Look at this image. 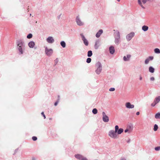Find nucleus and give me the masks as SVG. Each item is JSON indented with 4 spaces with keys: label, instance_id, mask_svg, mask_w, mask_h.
I'll list each match as a JSON object with an SVG mask.
<instances>
[{
    "label": "nucleus",
    "instance_id": "nucleus-10",
    "mask_svg": "<svg viewBox=\"0 0 160 160\" xmlns=\"http://www.w3.org/2000/svg\"><path fill=\"white\" fill-rule=\"evenodd\" d=\"M126 107L128 108H134V106L133 104H131L129 102H126L125 104Z\"/></svg>",
    "mask_w": 160,
    "mask_h": 160
},
{
    "label": "nucleus",
    "instance_id": "nucleus-3",
    "mask_svg": "<svg viewBox=\"0 0 160 160\" xmlns=\"http://www.w3.org/2000/svg\"><path fill=\"white\" fill-rule=\"evenodd\" d=\"M17 45L18 46V49L20 52V54H22L23 52L22 50V48L24 47L23 44L21 41L18 42L17 43Z\"/></svg>",
    "mask_w": 160,
    "mask_h": 160
},
{
    "label": "nucleus",
    "instance_id": "nucleus-40",
    "mask_svg": "<svg viewBox=\"0 0 160 160\" xmlns=\"http://www.w3.org/2000/svg\"><path fill=\"white\" fill-rule=\"evenodd\" d=\"M41 114L43 116V117L45 119L46 118V117H45V115L44 114V112H42L41 113Z\"/></svg>",
    "mask_w": 160,
    "mask_h": 160
},
{
    "label": "nucleus",
    "instance_id": "nucleus-5",
    "mask_svg": "<svg viewBox=\"0 0 160 160\" xmlns=\"http://www.w3.org/2000/svg\"><path fill=\"white\" fill-rule=\"evenodd\" d=\"M160 101V96H159L156 97L153 103L151 104V105L152 107H154L155 105L158 103Z\"/></svg>",
    "mask_w": 160,
    "mask_h": 160
},
{
    "label": "nucleus",
    "instance_id": "nucleus-7",
    "mask_svg": "<svg viewBox=\"0 0 160 160\" xmlns=\"http://www.w3.org/2000/svg\"><path fill=\"white\" fill-rule=\"evenodd\" d=\"M102 120L105 122H108L109 121V118L106 115L104 112H102Z\"/></svg>",
    "mask_w": 160,
    "mask_h": 160
},
{
    "label": "nucleus",
    "instance_id": "nucleus-20",
    "mask_svg": "<svg viewBox=\"0 0 160 160\" xmlns=\"http://www.w3.org/2000/svg\"><path fill=\"white\" fill-rule=\"evenodd\" d=\"M92 54V52L91 51H89L88 52V57H91Z\"/></svg>",
    "mask_w": 160,
    "mask_h": 160
},
{
    "label": "nucleus",
    "instance_id": "nucleus-33",
    "mask_svg": "<svg viewBox=\"0 0 160 160\" xmlns=\"http://www.w3.org/2000/svg\"><path fill=\"white\" fill-rule=\"evenodd\" d=\"M84 43L86 46H88V41H84Z\"/></svg>",
    "mask_w": 160,
    "mask_h": 160
},
{
    "label": "nucleus",
    "instance_id": "nucleus-39",
    "mask_svg": "<svg viewBox=\"0 0 160 160\" xmlns=\"http://www.w3.org/2000/svg\"><path fill=\"white\" fill-rule=\"evenodd\" d=\"M58 102H59V101H58H58H57V102H56L55 103H54V105H55V106H56L57 105V104H58Z\"/></svg>",
    "mask_w": 160,
    "mask_h": 160
},
{
    "label": "nucleus",
    "instance_id": "nucleus-31",
    "mask_svg": "<svg viewBox=\"0 0 160 160\" xmlns=\"http://www.w3.org/2000/svg\"><path fill=\"white\" fill-rule=\"evenodd\" d=\"M119 129L118 126V125H116L115 127V131L116 132H117L118 131V130Z\"/></svg>",
    "mask_w": 160,
    "mask_h": 160
},
{
    "label": "nucleus",
    "instance_id": "nucleus-44",
    "mask_svg": "<svg viewBox=\"0 0 160 160\" xmlns=\"http://www.w3.org/2000/svg\"><path fill=\"white\" fill-rule=\"evenodd\" d=\"M98 43H99V42H96V44H95V46H97H97H98Z\"/></svg>",
    "mask_w": 160,
    "mask_h": 160
},
{
    "label": "nucleus",
    "instance_id": "nucleus-18",
    "mask_svg": "<svg viewBox=\"0 0 160 160\" xmlns=\"http://www.w3.org/2000/svg\"><path fill=\"white\" fill-rule=\"evenodd\" d=\"M155 118L156 119L160 118V112L156 113L155 115Z\"/></svg>",
    "mask_w": 160,
    "mask_h": 160
},
{
    "label": "nucleus",
    "instance_id": "nucleus-34",
    "mask_svg": "<svg viewBox=\"0 0 160 160\" xmlns=\"http://www.w3.org/2000/svg\"><path fill=\"white\" fill-rule=\"evenodd\" d=\"M47 40H53V39L52 37H49L47 39Z\"/></svg>",
    "mask_w": 160,
    "mask_h": 160
},
{
    "label": "nucleus",
    "instance_id": "nucleus-17",
    "mask_svg": "<svg viewBox=\"0 0 160 160\" xmlns=\"http://www.w3.org/2000/svg\"><path fill=\"white\" fill-rule=\"evenodd\" d=\"M123 131V130L122 128H120L118 130L117 132L118 134H121Z\"/></svg>",
    "mask_w": 160,
    "mask_h": 160
},
{
    "label": "nucleus",
    "instance_id": "nucleus-14",
    "mask_svg": "<svg viewBox=\"0 0 160 160\" xmlns=\"http://www.w3.org/2000/svg\"><path fill=\"white\" fill-rule=\"evenodd\" d=\"M131 57V55H128L127 57L124 56L123 57V60L124 61H128Z\"/></svg>",
    "mask_w": 160,
    "mask_h": 160
},
{
    "label": "nucleus",
    "instance_id": "nucleus-27",
    "mask_svg": "<svg viewBox=\"0 0 160 160\" xmlns=\"http://www.w3.org/2000/svg\"><path fill=\"white\" fill-rule=\"evenodd\" d=\"M124 131L125 132H128L129 133L131 132V130L130 129H128L127 128Z\"/></svg>",
    "mask_w": 160,
    "mask_h": 160
},
{
    "label": "nucleus",
    "instance_id": "nucleus-41",
    "mask_svg": "<svg viewBox=\"0 0 160 160\" xmlns=\"http://www.w3.org/2000/svg\"><path fill=\"white\" fill-rule=\"evenodd\" d=\"M150 80L151 81H154V78L153 77H152L150 78Z\"/></svg>",
    "mask_w": 160,
    "mask_h": 160
},
{
    "label": "nucleus",
    "instance_id": "nucleus-47",
    "mask_svg": "<svg viewBox=\"0 0 160 160\" xmlns=\"http://www.w3.org/2000/svg\"><path fill=\"white\" fill-rule=\"evenodd\" d=\"M117 1H118V2H119L120 0H117Z\"/></svg>",
    "mask_w": 160,
    "mask_h": 160
},
{
    "label": "nucleus",
    "instance_id": "nucleus-25",
    "mask_svg": "<svg viewBox=\"0 0 160 160\" xmlns=\"http://www.w3.org/2000/svg\"><path fill=\"white\" fill-rule=\"evenodd\" d=\"M92 112L94 114H96L98 112V111L96 108H94L92 110Z\"/></svg>",
    "mask_w": 160,
    "mask_h": 160
},
{
    "label": "nucleus",
    "instance_id": "nucleus-37",
    "mask_svg": "<svg viewBox=\"0 0 160 160\" xmlns=\"http://www.w3.org/2000/svg\"><path fill=\"white\" fill-rule=\"evenodd\" d=\"M153 57L150 56L148 59H150V60H152L153 59Z\"/></svg>",
    "mask_w": 160,
    "mask_h": 160
},
{
    "label": "nucleus",
    "instance_id": "nucleus-48",
    "mask_svg": "<svg viewBox=\"0 0 160 160\" xmlns=\"http://www.w3.org/2000/svg\"><path fill=\"white\" fill-rule=\"evenodd\" d=\"M49 119L51 120L52 118H50Z\"/></svg>",
    "mask_w": 160,
    "mask_h": 160
},
{
    "label": "nucleus",
    "instance_id": "nucleus-13",
    "mask_svg": "<svg viewBox=\"0 0 160 160\" xmlns=\"http://www.w3.org/2000/svg\"><path fill=\"white\" fill-rule=\"evenodd\" d=\"M110 52L111 54H113L115 52V50L113 47L111 46L109 48Z\"/></svg>",
    "mask_w": 160,
    "mask_h": 160
},
{
    "label": "nucleus",
    "instance_id": "nucleus-4",
    "mask_svg": "<svg viewBox=\"0 0 160 160\" xmlns=\"http://www.w3.org/2000/svg\"><path fill=\"white\" fill-rule=\"evenodd\" d=\"M45 52L47 56H50L52 53L53 50L51 49H49L47 47H46Z\"/></svg>",
    "mask_w": 160,
    "mask_h": 160
},
{
    "label": "nucleus",
    "instance_id": "nucleus-26",
    "mask_svg": "<svg viewBox=\"0 0 160 160\" xmlns=\"http://www.w3.org/2000/svg\"><path fill=\"white\" fill-rule=\"evenodd\" d=\"M32 34L31 33H30L27 36V38L28 39H30L32 38Z\"/></svg>",
    "mask_w": 160,
    "mask_h": 160
},
{
    "label": "nucleus",
    "instance_id": "nucleus-30",
    "mask_svg": "<svg viewBox=\"0 0 160 160\" xmlns=\"http://www.w3.org/2000/svg\"><path fill=\"white\" fill-rule=\"evenodd\" d=\"M150 61V59H147L145 62V63L146 64H147L148 63L149 61Z\"/></svg>",
    "mask_w": 160,
    "mask_h": 160
},
{
    "label": "nucleus",
    "instance_id": "nucleus-35",
    "mask_svg": "<svg viewBox=\"0 0 160 160\" xmlns=\"http://www.w3.org/2000/svg\"><path fill=\"white\" fill-rule=\"evenodd\" d=\"M37 139V138L36 137L33 136L32 137V139L34 141L36 140Z\"/></svg>",
    "mask_w": 160,
    "mask_h": 160
},
{
    "label": "nucleus",
    "instance_id": "nucleus-23",
    "mask_svg": "<svg viewBox=\"0 0 160 160\" xmlns=\"http://www.w3.org/2000/svg\"><path fill=\"white\" fill-rule=\"evenodd\" d=\"M138 2L139 5L143 8H144V7L143 6L142 4V2L141 1V0H138Z\"/></svg>",
    "mask_w": 160,
    "mask_h": 160
},
{
    "label": "nucleus",
    "instance_id": "nucleus-36",
    "mask_svg": "<svg viewBox=\"0 0 160 160\" xmlns=\"http://www.w3.org/2000/svg\"><path fill=\"white\" fill-rule=\"evenodd\" d=\"M115 90V88H111L109 89V91H113Z\"/></svg>",
    "mask_w": 160,
    "mask_h": 160
},
{
    "label": "nucleus",
    "instance_id": "nucleus-43",
    "mask_svg": "<svg viewBox=\"0 0 160 160\" xmlns=\"http://www.w3.org/2000/svg\"><path fill=\"white\" fill-rule=\"evenodd\" d=\"M140 113L139 112H136V115H138Z\"/></svg>",
    "mask_w": 160,
    "mask_h": 160
},
{
    "label": "nucleus",
    "instance_id": "nucleus-24",
    "mask_svg": "<svg viewBox=\"0 0 160 160\" xmlns=\"http://www.w3.org/2000/svg\"><path fill=\"white\" fill-rule=\"evenodd\" d=\"M158 128V125L156 124H155L154 126V127L153 128V130L154 131H156L157 130Z\"/></svg>",
    "mask_w": 160,
    "mask_h": 160
},
{
    "label": "nucleus",
    "instance_id": "nucleus-6",
    "mask_svg": "<svg viewBox=\"0 0 160 160\" xmlns=\"http://www.w3.org/2000/svg\"><path fill=\"white\" fill-rule=\"evenodd\" d=\"M114 36L115 39L117 40L120 39V35L119 32L117 30H114Z\"/></svg>",
    "mask_w": 160,
    "mask_h": 160
},
{
    "label": "nucleus",
    "instance_id": "nucleus-42",
    "mask_svg": "<svg viewBox=\"0 0 160 160\" xmlns=\"http://www.w3.org/2000/svg\"><path fill=\"white\" fill-rule=\"evenodd\" d=\"M54 41H48V42L49 43H52Z\"/></svg>",
    "mask_w": 160,
    "mask_h": 160
},
{
    "label": "nucleus",
    "instance_id": "nucleus-12",
    "mask_svg": "<svg viewBox=\"0 0 160 160\" xmlns=\"http://www.w3.org/2000/svg\"><path fill=\"white\" fill-rule=\"evenodd\" d=\"M103 30L102 29L100 30L98 32L96 33V36L97 38H99L100 36L101 35L102 33Z\"/></svg>",
    "mask_w": 160,
    "mask_h": 160
},
{
    "label": "nucleus",
    "instance_id": "nucleus-29",
    "mask_svg": "<svg viewBox=\"0 0 160 160\" xmlns=\"http://www.w3.org/2000/svg\"><path fill=\"white\" fill-rule=\"evenodd\" d=\"M155 149L157 151H159L160 150V146L156 147L155 148Z\"/></svg>",
    "mask_w": 160,
    "mask_h": 160
},
{
    "label": "nucleus",
    "instance_id": "nucleus-38",
    "mask_svg": "<svg viewBox=\"0 0 160 160\" xmlns=\"http://www.w3.org/2000/svg\"><path fill=\"white\" fill-rule=\"evenodd\" d=\"M142 1L143 4H145L147 0H142Z\"/></svg>",
    "mask_w": 160,
    "mask_h": 160
},
{
    "label": "nucleus",
    "instance_id": "nucleus-49",
    "mask_svg": "<svg viewBox=\"0 0 160 160\" xmlns=\"http://www.w3.org/2000/svg\"><path fill=\"white\" fill-rule=\"evenodd\" d=\"M148 1H150V0H147Z\"/></svg>",
    "mask_w": 160,
    "mask_h": 160
},
{
    "label": "nucleus",
    "instance_id": "nucleus-2",
    "mask_svg": "<svg viewBox=\"0 0 160 160\" xmlns=\"http://www.w3.org/2000/svg\"><path fill=\"white\" fill-rule=\"evenodd\" d=\"M117 132L113 130H111L109 132L108 135L110 137L112 138H118Z\"/></svg>",
    "mask_w": 160,
    "mask_h": 160
},
{
    "label": "nucleus",
    "instance_id": "nucleus-1",
    "mask_svg": "<svg viewBox=\"0 0 160 160\" xmlns=\"http://www.w3.org/2000/svg\"><path fill=\"white\" fill-rule=\"evenodd\" d=\"M96 66L97 69L95 71V72L97 74H99L100 73L102 70L101 64L100 62H98L96 64Z\"/></svg>",
    "mask_w": 160,
    "mask_h": 160
},
{
    "label": "nucleus",
    "instance_id": "nucleus-11",
    "mask_svg": "<svg viewBox=\"0 0 160 160\" xmlns=\"http://www.w3.org/2000/svg\"><path fill=\"white\" fill-rule=\"evenodd\" d=\"M134 36V33L133 32H132L127 36L126 38L128 40H130Z\"/></svg>",
    "mask_w": 160,
    "mask_h": 160
},
{
    "label": "nucleus",
    "instance_id": "nucleus-16",
    "mask_svg": "<svg viewBox=\"0 0 160 160\" xmlns=\"http://www.w3.org/2000/svg\"><path fill=\"white\" fill-rule=\"evenodd\" d=\"M148 26L144 25L142 27V29L144 31H146L148 30Z\"/></svg>",
    "mask_w": 160,
    "mask_h": 160
},
{
    "label": "nucleus",
    "instance_id": "nucleus-46",
    "mask_svg": "<svg viewBox=\"0 0 160 160\" xmlns=\"http://www.w3.org/2000/svg\"><path fill=\"white\" fill-rule=\"evenodd\" d=\"M142 77H140V80H142Z\"/></svg>",
    "mask_w": 160,
    "mask_h": 160
},
{
    "label": "nucleus",
    "instance_id": "nucleus-19",
    "mask_svg": "<svg viewBox=\"0 0 160 160\" xmlns=\"http://www.w3.org/2000/svg\"><path fill=\"white\" fill-rule=\"evenodd\" d=\"M154 71V69L152 67L149 68V71L152 73H153Z\"/></svg>",
    "mask_w": 160,
    "mask_h": 160
},
{
    "label": "nucleus",
    "instance_id": "nucleus-45",
    "mask_svg": "<svg viewBox=\"0 0 160 160\" xmlns=\"http://www.w3.org/2000/svg\"><path fill=\"white\" fill-rule=\"evenodd\" d=\"M121 160H126V159L124 158H122Z\"/></svg>",
    "mask_w": 160,
    "mask_h": 160
},
{
    "label": "nucleus",
    "instance_id": "nucleus-28",
    "mask_svg": "<svg viewBox=\"0 0 160 160\" xmlns=\"http://www.w3.org/2000/svg\"><path fill=\"white\" fill-rule=\"evenodd\" d=\"M91 61V59L90 58H88L87 59L86 62L88 63H89Z\"/></svg>",
    "mask_w": 160,
    "mask_h": 160
},
{
    "label": "nucleus",
    "instance_id": "nucleus-8",
    "mask_svg": "<svg viewBox=\"0 0 160 160\" xmlns=\"http://www.w3.org/2000/svg\"><path fill=\"white\" fill-rule=\"evenodd\" d=\"M76 22L77 24L79 26H82L84 23L81 21L78 16H77L76 18Z\"/></svg>",
    "mask_w": 160,
    "mask_h": 160
},
{
    "label": "nucleus",
    "instance_id": "nucleus-32",
    "mask_svg": "<svg viewBox=\"0 0 160 160\" xmlns=\"http://www.w3.org/2000/svg\"><path fill=\"white\" fill-rule=\"evenodd\" d=\"M81 36L82 37V40H86L85 37H84V36H83V34H81Z\"/></svg>",
    "mask_w": 160,
    "mask_h": 160
},
{
    "label": "nucleus",
    "instance_id": "nucleus-15",
    "mask_svg": "<svg viewBox=\"0 0 160 160\" xmlns=\"http://www.w3.org/2000/svg\"><path fill=\"white\" fill-rule=\"evenodd\" d=\"M34 45V42L32 41L28 43V46L31 48H33Z\"/></svg>",
    "mask_w": 160,
    "mask_h": 160
},
{
    "label": "nucleus",
    "instance_id": "nucleus-21",
    "mask_svg": "<svg viewBox=\"0 0 160 160\" xmlns=\"http://www.w3.org/2000/svg\"><path fill=\"white\" fill-rule=\"evenodd\" d=\"M60 44L63 48H65L66 46V43L65 42L63 41L61 42Z\"/></svg>",
    "mask_w": 160,
    "mask_h": 160
},
{
    "label": "nucleus",
    "instance_id": "nucleus-22",
    "mask_svg": "<svg viewBox=\"0 0 160 160\" xmlns=\"http://www.w3.org/2000/svg\"><path fill=\"white\" fill-rule=\"evenodd\" d=\"M154 52L156 53H160V50L158 48H155L154 50Z\"/></svg>",
    "mask_w": 160,
    "mask_h": 160
},
{
    "label": "nucleus",
    "instance_id": "nucleus-9",
    "mask_svg": "<svg viewBox=\"0 0 160 160\" xmlns=\"http://www.w3.org/2000/svg\"><path fill=\"white\" fill-rule=\"evenodd\" d=\"M75 157L81 160H88L86 158L83 157L80 154L75 155Z\"/></svg>",
    "mask_w": 160,
    "mask_h": 160
}]
</instances>
